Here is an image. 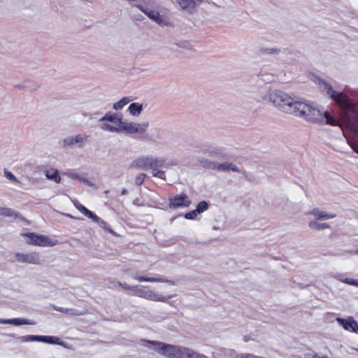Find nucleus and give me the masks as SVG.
<instances>
[{
    "label": "nucleus",
    "mask_w": 358,
    "mask_h": 358,
    "mask_svg": "<svg viewBox=\"0 0 358 358\" xmlns=\"http://www.w3.org/2000/svg\"><path fill=\"white\" fill-rule=\"evenodd\" d=\"M44 174L47 179L54 181L56 183H59L61 182V177L59 174V171L57 169L55 168H50L48 169H46L44 171Z\"/></svg>",
    "instance_id": "obj_20"
},
{
    "label": "nucleus",
    "mask_w": 358,
    "mask_h": 358,
    "mask_svg": "<svg viewBox=\"0 0 358 358\" xmlns=\"http://www.w3.org/2000/svg\"><path fill=\"white\" fill-rule=\"evenodd\" d=\"M14 257L15 261L20 263L29 264H39L41 263L39 253L36 252L29 253L16 252Z\"/></svg>",
    "instance_id": "obj_8"
},
{
    "label": "nucleus",
    "mask_w": 358,
    "mask_h": 358,
    "mask_svg": "<svg viewBox=\"0 0 358 358\" xmlns=\"http://www.w3.org/2000/svg\"><path fill=\"white\" fill-rule=\"evenodd\" d=\"M187 358H208L206 355L200 354L192 349L188 348Z\"/></svg>",
    "instance_id": "obj_34"
},
{
    "label": "nucleus",
    "mask_w": 358,
    "mask_h": 358,
    "mask_svg": "<svg viewBox=\"0 0 358 358\" xmlns=\"http://www.w3.org/2000/svg\"><path fill=\"white\" fill-rule=\"evenodd\" d=\"M308 227L312 229H315V230H317V231L328 229L330 227L329 224L324 223V222L319 223L317 222V220H313L309 222Z\"/></svg>",
    "instance_id": "obj_25"
},
{
    "label": "nucleus",
    "mask_w": 358,
    "mask_h": 358,
    "mask_svg": "<svg viewBox=\"0 0 358 358\" xmlns=\"http://www.w3.org/2000/svg\"><path fill=\"white\" fill-rule=\"evenodd\" d=\"M87 136L85 137L80 134L67 137L63 141V146L71 148L75 145H78V147L81 148L83 147L84 143L87 141Z\"/></svg>",
    "instance_id": "obj_11"
},
{
    "label": "nucleus",
    "mask_w": 358,
    "mask_h": 358,
    "mask_svg": "<svg viewBox=\"0 0 358 358\" xmlns=\"http://www.w3.org/2000/svg\"><path fill=\"white\" fill-rule=\"evenodd\" d=\"M201 165L208 169L212 170H217V164L218 163H216L215 162L208 160V159H203L201 161Z\"/></svg>",
    "instance_id": "obj_30"
},
{
    "label": "nucleus",
    "mask_w": 358,
    "mask_h": 358,
    "mask_svg": "<svg viewBox=\"0 0 358 358\" xmlns=\"http://www.w3.org/2000/svg\"><path fill=\"white\" fill-rule=\"evenodd\" d=\"M41 342L47 343L50 344H57L60 345L61 342L59 341V338L54 336H42L41 338Z\"/></svg>",
    "instance_id": "obj_31"
},
{
    "label": "nucleus",
    "mask_w": 358,
    "mask_h": 358,
    "mask_svg": "<svg viewBox=\"0 0 358 358\" xmlns=\"http://www.w3.org/2000/svg\"><path fill=\"white\" fill-rule=\"evenodd\" d=\"M208 203L205 201H201L197 204L196 208L195 210H196V213L200 214V213L206 211L208 209Z\"/></svg>",
    "instance_id": "obj_35"
},
{
    "label": "nucleus",
    "mask_w": 358,
    "mask_h": 358,
    "mask_svg": "<svg viewBox=\"0 0 358 358\" xmlns=\"http://www.w3.org/2000/svg\"><path fill=\"white\" fill-rule=\"evenodd\" d=\"M146 177V174L140 173L135 178V183L137 185H141L143 184L145 178Z\"/></svg>",
    "instance_id": "obj_39"
},
{
    "label": "nucleus",
    "mask_w": 358,
    "mask_h": 358,
    "mask_svg": "<svg viewBox=\"0 0 358 358\" xmlns=\"http://www.w3.org/2000/svg\"><path fill=\"white\" fill-rule=\"evenodd\" d=\"M101 129L104 131L110 132L120 133V127H115L108 123H104L101 125Z\"/></svg>",
    "instance_id": "obj_33"
},
{
    "label": "nucleus",
    "mask_w": 358,
    "mask_h": 358,
    "mask_svg": "<svg viewBox=\"0 0 358 358\" xmlns=\"http://www.w3.org/2000/svg\"><path fill=\"white\" fill-rule=\"evenodd\" d=\"M0 324H9L16 326L22 324L34 325L36 323L34 321L27 319L13 318V319H0Z\"/></svg>",
    "instance_id": "obj_18"
},
{
    "label": "nucleus",
    "mask_w": 358,
    "mask_h": 358,
    "mask_svg": "<svg viewBox=\"0 0 358 358\" xmlns=\"http://www.w3.org/2000/svg\"><path fill=\"white\" fill-rule=\"evenodd\" d=\"M222 155V150L220 148H213L208 151V155L212 157H220Z\"/></svg>",
    "instance_id": "obj_37"
},
{
    "label": "nucleus",
    "mask_w": 358,
    "mask_h": 358,
    "mask_svg": "<svg viewBox=\"0 0 358 358\" xmlns=\"http://www.w3.org/2000/svg\"><path fill=\"white\" fill-rule=\"evenodd\" d=\"M149 160L150 155L139 157L131 162L130 168L143 170L148 169H150Z\"/></svg>",
    "instance_id": "obj_13"
},
{
    "label": "nucleus",
    "mask_w": 358,
    "mask_h": 358,
    "mask_svg": "<svg viewBox=\"0 0 358 358\" xmlns=\"http://www.w3.org/2000/svg\"><path fill=\"white\" fill-rule=\"evenodd\" d=\"M338 279H339L341 281L345 282V283H347L348 285H352L355 283V280L353 279H350V278H345V279H342V278H338Z\"/></svg>",
    "instance_id": "obj_43"
},
{
    "label": "nucleus",
    "mask_w": 358,
    "mask_h": 358,
    "mask_svg": "<svg viewBox=\"0 0 358 358\" xmlns=\"http://www.w3.org/2000/svg\"><path fill=\"white\" fill-rule=\"evenodd\" d=\"M352 285H355V286L358 287V280H355V283L352 284Z\"/></svg>",
    "instance_id": "obj_48"
},
{
    "label": "nucleus",
    "mask_w": 358,
    "mask_h": 358,
    "mask_svg": "<svg viewBox=\"0 0 358 358\" xmlns=\"http://www.w3.org/2000/svg\"><path fill=\"white\" fill-rule=\"evenodd\" d=\"M142 342L152 345L151 348L157 353L167 358H174L177 345L148 340H142Z\"/></svg>",
    "instance_id": "obj_6"
},
{
    "label": "nucleus",
    "mask_w": 358,
    "mask_h": 358,
    "mask_svg": "<svg viewBox=\"0 0 358 358\" xmlns=\"http://www.w3.org/2000/svg\"><path fill=\"white\" fill-rule=\"evenodd\" d=\"M199 213L196 212V210H194L186 213L185 215V217L187 220H194L197 217Z\"/></svg>",
    "instance_id": "obj_40"
},
{
    "label": "nucleus",
    "mask_w": 358,
    "mask_h": 358,
    "mask_svg": "<svg viewBox=\"0 0 358 358\" xmlns=\"http://www.w3.org/2000/svg\"><path fill=\"white\" fill-rule=\"evenodd\" d=\"M66 216H67V217H71V218H73V217L72 215H69V214H66Z\"/></svg>",
    "instance_id": "obj_50"
},
{
    "label": "nucleus",
    "mask_w": 358,
    "mask_h": 358,
    "mask_svg": "<svg viewBox=\"0 0 358 358\" xmlns=\"http://www.w3.org/2000/svg\"><path fill=\"white\" fill-rule=\"evenodd\" d=\"M175 2L182 13L192 15L198 12L204 0H175Z\"/></svg>",
    "instance_id": "obj_7"
},
{
    "label": "nucleus",
    "mask_w": 358,
    "mask_h": 358,
    "mask_svg": "<svg viewBox=\"0 0 358 358\" xmlns=\"http://www.w3.org/2000/svg\"><path fill=\"white\" fill-rule=\"evenodd\" d=\"M99 121L100 122L108 121L110 122L117 124L118 125V127H120V121H122V118L118 117L117 114L106 113L103 117H102L100 119Z\"/></svg>",
    "instance_id": "obj_23"
},
{
    "label": "nucleus",
    "mask_w": 358,
    "mask_h": 358,
    "mask_svg": "<svg viewBox=\"0 0 358 358\" xmlns=\"http://www.w3.org/2000/svg\"><path fill=\"white\" fill-rule=\"evenodd\" d=\"M82 182L87 185L88 186L90 187H94V189H97V187L96 186V185H94L92 182L90 181L88 179H83L82 180Z\"/></svg>",
    "instance_id": "obj_42"
},
{
    "label": "nucleus",
    "mask_w": 358,
    "mask_h": 358,
    "mask_svg": "<svg viewBox=\"0 0 358 358\" xmlns=\"http://www.w3.org/2000/svg\"><path fill=\"white\" fill-rule=\"evenodd\" d=\"M317 85L320 90L325 92L342 110L340 126L358 136L357 106L350 101L345 93L334 90L332 86L327 81L318 78ZM289 114L303 118L312 123H325L333 126L339 124L338 120L332 117L327 111L323 112L316 107L314 103L308 101H296ZM350 147L358 154V143H352Z\"/></svg>",
    "instance_id": "obj_1"
},
{
    "label": "nucleus",
    "mask_w": 358,
    "mask_h": 358,
    "mask_svg": "<svg viewBox=\"0 0 358 358\" xmlns=\"http://www.w3.org/2000/svg\"><path fill=\"white\" fill-rule=\"evenodd\" d=\"M53 308L55 310H57L61 313H65L67 315H70L80 316V315H83L87 313V309H83L82 310H80L75 309V308H63V307H57L56 306H53Z\"/></svg>",
    "instance_id": "obj_19"
},
{
    "label": "nucleus",
    "mask_w": 358,
    "mask_h": 358,
    "mask_svg": "<svg viewBox=\"0 0 358 358\" xmlns=\"http://www.w3.org/2000/svg\"><path fill=\"white\" fill-rule=\"evenodd\" d=\"M131 100L132 99L129 96H124L120 100L113 103V109L115 110H122Z\"/></svg>",
    "instance_id": "obj_24"
},
{
    "label": "nucleus",
    "mask_w": 358,
    "mask_h": 358,
    "mask_svg": "<svg viewBox=\"0 0 358 358\" xmlns=\"http://www.w3.org/2000/svg\"><path fill=\"white\" fill-rule=\"evenodd\" d=\"M0 216L24 221L25 219L17 211L8 207H0Z\"/></svg>",
    "instance_id": "obj_16"
},
{
    "label": "nucleus",
    "mask_w": 358,
    "mask_h": 358,
    "mask_svg": "<svg viewBox=\"0 0 358 358\" xmlns=\"http://www.w3.org/2000/svg\"><path fill=\"white\" fill-rule=\"evenodd\" d=\"M117 285L120 287H122L124 289H129V290L132 291L131 288L133 286H129L126 283H122V282H117Z\"/></svg>",
    "instance_id": "obj_44"
},
{
    "label": "nucleus",
    "mask_w": 358,
    "mask_h": 358,
    "mask_svg": "<svg viewBox=\"0 0 358 358\" xmlns=\"http://www.w3.org/2000/svg\"><path fill=\"white\" fill-rule=\"evenodd\" d=\"M260 52L266 55H278L280 52V50L275 48H261Z\"/></svg>",
    "instance_id": "obj_32"
},
{
    "label": "nucleus",
    "mask_w": 358,
    "mask_h": 358,
    "mask_svg": "<svg viewBox=\"0 0 358 358\" xmlns=\"http://www.w3.org/2000/svg\"><path fill=\"white\" fill-rule=\"evenodd\" d=\"M75 206L81 213L90 219L94 214L80 203H75Z\"/></svg>",
    "instance_id": "obj_29"
},
{
    "label": "nucleus",
    "mask_w": 358,
    "mask_h": 358,
    "mask_svg": "<svg viewBox=\"0 0 358 358\" xmlns=\"http://www.w3.org/2000/svg\"><path fill=\"white\" fill-rule=\"evenodd\" d=\"M191 204V201L185 194H177L169 198V208H178L182 207H189Z\"/></svg>",
    "instance_id": "obj_9"
},
{
    "label": "nucleus",
    "mask_w": 358,
    "mask_h": 358,
    "mask_svg": "<svg viewBox=\"0 0 358 358\" xmlns=\"http://www.w3.org/2000/svg\"><path fill=\"white\" fill-rule=\"evenodd\" d=\"M132 292L134 295L143 298L148 300L159 302H167L169 299L175 297L176 294H171L169 296H164L159 293L155 292L154 291L148 289L145 286H133Z\"/></svg>",
    "instance_id": "obj_3"
},
{
    "label": "nucleus",
    "mask_w": 358,
    "mask_h": 358,
    "mask_svg": "<svg viewBox=\"0 0 358 358\" xmlns=\"http://www.w3.org/2000/svg\"><path fill=\"white\" fill-rule=\"evenodd\" d=\"M150 169L152 171L159 168H168L169 165L166 163V159L163 157H158L150 155Z\"/></svg>",
    "instance_id": "obj_15"
},
{
    "label": "nucleus",
    "mask_w": 358,
    "mask_h": 358,
    "mask_svg": "<svg viewBox=\"0 0 358 358\" xmlns=\"http://www.w3.org/2000/svg\"><path fill=\"white\" fill-rule=\"evenodd\" d=\"M127 193H128V191L126 189H122V191H121V194L122 195H126V194H127Z\"/></svg>",
    "instance_id": "obj_47"
},
{
    "label": "nucleus",
    "mask_w": 358,
    "mask_h": 358,
    "mask_svg": "<svg viewBox=\"0 0 358 358\" xmlns=\"http://www.w3.org/2000/svg\"><path fill=\"white\" fill-rule=\"evenodd\" d=\"M355 254H358V250L354 252Z\"/></svg>",
    "instance_id": "obj_51"
},
{
    "label": "nucleus",
    "mask_w": 358,
    "mask_h": 358,
    "mask_svg": "<svg viewBox=\"0 0 358 358\" xmlns=\"http://www.w3.org/2000/svg\"><path fill=\"white\" fill-rule=\"evenodd\" d=\"M4 176L7 179L14 182H20L17 178L10 172L7 170L4 171Z\"/></svg>",
    "instance_id": "obj_38"
},
{
    "label": "nucleus",
    "mask_w": 358,
    "mask_h": 358,
    "mask_svg": "<svg viewBox=\"0 0 358 358\" xmlns=\"http://www.w3.org/2000/svg\"><path fill=\"white\" fill-rule=\"evenodd\" d=\"M94 222L97 223L101 228H103L104 230L109 231L110 233H113L112 229H110L108 227L107 223L101 219L99 217L96 215L95 214L93 215V216L91 218Z\"/></svg>",
    "instance_id": "obj_27"
},
{
    "label": "nucleus",
    "mask_w": 358,
    "mask_h": 358,
    "mask_svg": "<svg viewBox=\"0 0 358 358\" xmlns=\"http://www.w3.org/2000/svg\"><path fill=\"white\" fill-rule=\"evenodd\" d=\"M149 127L148 122H129L120 121V133L124 131L130 135H143Z\"/></svg>",
    "instance_id": "obj_5"
},
{
    "label": "nucleus",
    "mask_w": 358,
    "mask_h": 358,
    "mask_svg": "<svg viewBox=\"0 0 358 358\" xmlns=\"http://www.w3.org/2000/svg\"><path fill=\"white\" fill-rule=\"evenodd\" d=\"M42 336H35V335H28L23 336L20 337V341L21 342H33V341H40L41 342Z\"/></svg>",
    "instance_id": "obj_28"
},
{
    "label": "nucleus",
    "mask_w": 358,
    "mask_h": 358,
    "mask_svg": "<svg viewBox=\"0 0 358 358\" xmlns=\"http://www.w3.org/2000/svg\"><path fill=\"white\" fill-rule=\"evenodd\" d=\"M153 177H157L163 180L166 179L165 172L162 170L155 169L152 171Z\"/></svg>",
    "instance_id": "obj_36"
},
{
    "label": "nucleus",
    "mask_w": 358,
    "mask_h": 358,
    "mask_svg": "<svg viewBox=\"0 0 358 358\" xmlns=\"http://www.w3.org/2000/svg\"><path fill=\"white\" fill-rule=\"evenodd\" d=\"M24 237H27V243L29 245L42 246V247H51L57 244V241L50 238L45 235H40L36 233H24L22 234Z\"/></svg>",
    "instance_id": "obj_4"
},
{
    "label": "nucleus",
    "mask_w": 358,
    "mask_h": 358,
    "mask_svg": "<svg viewBox=\"0 0 358 358\" xmlns=\"http://www.w3.org/2000/svg\"><path fill=\"white\" fill-rule=\"evenodd\" d=\"M188 348L181 345H177L175 351L174 358H187Z\"/></svg>",
    "instance_id": "obj_26"
},
{
    "label": "nucleus",
    "mask_w": 358,
    "mask_h": 358,
    "mask_svg": "<svg viewBox=\"0 0 358 358\" xmlns=\"http://www.w3.org/2000/svg\"><path fill=\"white\" fill-rule=\"evenodd\" d=\"M318 358H330V357H329L327 355H324L322 357L318 356Z\"/></svg>",
    "instance_id": "obj_49"
},
{
    "label": "nucleus",
    "mask_w": 358,
    "mask_h": 358,
    "mask_svg": "<svg viewBox=\"0 0 358 358\" xmlns=\"http://www.w3.org/2000/svg\"><path fill=\"white\" fill-rule=\"evenodd\" d=\"M265 100H268L275 106L282 111L289 114L295 103V100L287 94L280 90H270L264 96Z\"/></svg>",
    "instance_id": "obj_2"
},
{
    "label": "nucleus",
    "mask_w": 358,
    "mask_h": 358,
    "mask_svg": "<svg viewBox=\"0 0 358 358\" xmlns=\"http://www.w3.org/2000/svg\"><path fill=\"white\" fill-rule=\"evenodd\" d=\"M217 170L219 171H222V172H224V171L229 172V171H231L238 173L240 171L239 169L236 165H234L232 163H228V162L218 164Z\"/></svg>",
    "instance_id": "obj_21"
},
{
    "label": "nucleus",
    "mask_w": 358,
    "mask_h": 358,
    "mask_svg": "<svg viewBox=\"0 0 358 358\" xmlns=\"http://www.w3.org/2000/svg\"><path fill=\"white\" fill-rule=\"evenodd\" d=\"M317 353H307L304 355V358H318Z\"/></svg>",
    "instance_id": "obj_45"
},
{
    "label": "nucleus",
    "mask_w": 358,
    "mask_h": 358,
    "mask_svg": "<svg viewBox=\"0 0 358 358\" xmlns=\"http://www.w3.org/2000/svg\"><path fill=\"white\" fill-rule=\"evenodd\" d=\"M145 15L152 21L161 26H169L171 23L164 15H161L157 10L148 9Z\"/></svg>",
    "instance_id": "obj_12"
},
{
    "label": "nucleus",
    "mask_w": 358,
    "mask_h": 358,
    "mask_svg": "<svg viewBox=\"0 0 358 358\" xmlns=\"http://www.w3.org/2000/svg\"><path fill=\"white\" fill-rule=\"evenodd\" d=\"M336 321L345 330L358 334V323L353 317H350L347 319L337 317Z\"/></svg>",
    "instance_id": "obj_10"
},
{
    "label": "nucleus",
    "mask_w": 358,
    "mask_h": 358,
    "mask_svg": "<svg viewBox=\"0 0 358 358\" xmlns=\"http://www.w3.org/2000/svg\"><path fill=\"white\" fill-rule=\"evenodd\" d=\"M132 278L135 280H137L140 282H167L172 285H176V282L173 280H170L168 279L162 278H149L144 276H139L137 275H132Z\"/></svg>",
    "instance_id": "obj_17"
},
{
    "label": "nucleus",
    "mask_w": 358,
    "mask_h": 358,
    "mask_svg": "<svg viewBox=\"0 0 358 358\" xmlns=\"http://www.w3.org/2000/svg\"><path fill=\"white\" fill-rule=\"evenodd\" d=\"M306 215H311L315 217L316 220H327L336 217V214H329L324 211L320 210L318 208H315L312 210L306 213Z\"/></svg>",
    "instance_id": "obj_14"
},
{
    "label": "nucleus",
    "mask_w": 358,
    "mask_h": 358,
    "mask_svg": "<svg viewBox=\"0 0 358 358\" xmlns=\"http://www.w3.org/2000/svg\"><path fill=\"white\" fill-rule=\"evenodd\" d=\"M129 113L133 116H138L143 110V105L134 102L131 103L128 108Z\"/></svg>",
    "instance_id": "obj_22"
},
{
    "label": "nucleus",
    "mask_w": 358,
    "mask_h": 358,
    "mask_svg": "<svg viewBox=\"0 0 358 358\" xmlns=\"http://www.w3.org/2000/svg\"><path fill=\"white\" fill-rule=\"evenodd\" d=\"M136 6L139 9L141 10L143 13L145 14V12L148 11V8H144L143 6L141 5H136Z\"/></svg>",
    "instance_id": "obj_46"
},
{
    "label": "nucleus",
    "mask_w": 358,
    "mask_h": 358,
    "mask_svg": "<svg viewBox=\"0 0 358 358\" xmlns=\"http://www.w3.org/2000/svg\"><path fill=\"white\" fill-rule=\"evenodd\" d=\"M66 175H67L68 176H69L70 178H73V179H77L78 181H80V182H82V180L83 179H86L84 177H82L78 174H74V173H66Z\"/></svg>",
    "instance_id": "obj_41"
}]
</instances>
